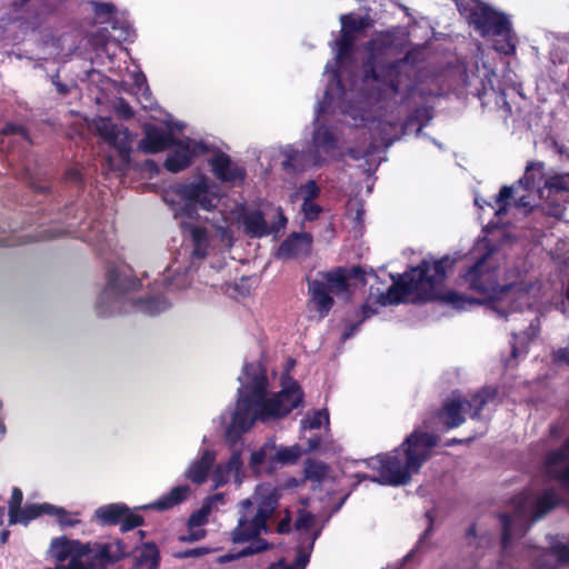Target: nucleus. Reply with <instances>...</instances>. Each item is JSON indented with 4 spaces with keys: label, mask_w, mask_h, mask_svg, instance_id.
Here are the masks:
<instances>
[{
    "label": "nucleus",
    "mask_w": 569,
    "mask_h": 569,
    "mask_svg": "<svg viewBox=\"0 0 569 569\" xmlns=\"http://www.w3.org/2000/svg\"><path fill=\"white\" fill-rule=\"evenodd\" d=\"M238 381L236 406L221 416L230 439L248 431L256 421L264 422L287 416L302 400L299 386L287 377L282 378L281 390L273 391L260 362L244 365Z\"/></svg>",
    "instance_id": "obj_1"
},
{
    "label": "nucleus",
    "mask_w": 569,
    "mask_h": 569,
    "mask_svg": "<svg viewBox=\"0 0 569 569\" xmlns=\"http://www.w3.org/2000/svg\"><path fill=\"white\" fill-rule=\"evenodd\" d=\"M453 262L449 257L433 262L423 261L420 266L406 272L398 281H395L393 286L380 296V303L386 306L441 299L457 309H467L469 306L477 303V300L452 291L442 293L440 284Z\"/></svg>",
    "instance_id": "obj_2"
},
{
    "label": "nucleus",
    "mask_w": 569,
    "mask_h": 569,
    "mask_svg": "<svg viewBox=\"0 0 569 569\" xmlns=\"http://www.w3.org/2000/svg\"><path fill=\"white\" fill-rule=\"evenodd\" d=\"M163 199L172 208L181 227L189 230L194 246L193 256L203 259L211 246V238L204 228L192 224L191 220L197 216L196 206L207 211L218 206L220 197L217 187L199 176L191 182L169 187Z\"/></svg>",
    "instance_id": "obj_3"
},
{
    "label": "nucleus",
    "mask_w": 569,
    "mask_h": 569,
    "mask_svg": "<svg viewBox=\"0 0 569 569\" xmlns=\"http://www.w3.org/2000/svg\"><path fill=\"white\" fill-rule=\"evenodd\" d=\"M437 443L438 437L417 430L407 438L402 449L396 450L391 455L373 457L368 463L379 472L380 482L393 486L403 485L429 459L430 451Z\"/></svg>",
    "instance_id": "obj_4"
},
{
    "label": "nucleus",
    "mask_w": 569,
    "mask_h": 569,
    "mask_svg": "<svg viewBox=\"0 0 569 569\" xmlns=\"http://www.w3.org/2000/svg\"><path fill=\"white\" fill-rule=\"evenodd\" d=\"M543 166L541 163H531L527 167L523 178L515 187H503L496 202L499 208L496 214H501L506 208L507 201L518 194L517 206L522 208L532 207L537 199L549 200L551 196L562 192H569V173L553 176L545 180L543 187Z\"/></svg>",
    "instance_id": "obj_5"
},
{
    "label": "nucleus",
    "mask_w": 569,
    "mask_h": 569,
    "mask_svg": "<svg viewBox=\"0 0 569 569\" xmlns=\"http://www.w3.org/2000/svg\"><path fill=\"white\" fill-rule=\"evenodd\" d=\"M558 503V497L552 490L533 497L525 491L511 501L512 515L501 516L502 545L506 547L513 538L521 537L529 526L543 517Z\"/></svg>",
    "instance_id": "obj_6"
},
{
    "label": "nucleus",
    "mask_w": 569,
    "mask_h": 569,
    "mask_svg": "<svg viewBox=\"0 0 569 569\" xmlns=\"http://www.w3.org/2000/svg\"><path fill=\"white\" fill-rule=\"evenodd\" d=\"M277 505V496L269 485H260L254 493L240 503V517L232 532L233 541L241 542L258 537L267 530L266 521Z\"/></svg>",
    "instance_id": "obj_7"
},
{
    "label": "nucleus",
    "mask_w": 569,
    "mask_h": 569,
    "mask_svg": "<svg viewBox=\"0 0 569 569\" xmlns=\"http://www.w3.org/2000/svg\"><path fill=\"white\" fill-rule=\"evenodd\" d=\"M172 147L171 153L167 157L164 167L170 172H179L186 169L192 160L202 154L206 150L201 142L189 138L171 140L162 131L154 128L146 129V137L141 140L139 147L148 153H156Z\"/></svg>",
    "instance_id": "obj_8"
},
{
    "label": "nucleus",
    "mask_w": 569,
    "mask_h": 569,
    "mask_svg": "<svg viewBox=\"0 0 569 569\" xmlns=\"http://www.w3.org/2000/svg\"><path fill=\"white\" fill-rule=\"evenodd\" d=\"M469 19L483 37H499L495 49L509 54L515 51L508 19L479 1H470Z\"/></svg>",
    "instance_id": "obj_9"
},
{
    "label": "nucleus",
    "mask_w": 569,
    "mask_h": 569,
    "mask_svg": "<svg viewBox=\"0 0 569 569\" xmlns=\"http://www.w3.org/2000/svg\"><path fill=\"white\" fill-rule=\"evenodd\" d=\"M223 220L224 224L214 223L217 237L223 247L232 244L231 227L233 226L238 228L242 226L244 232L251 237H262L268 233L267 223L258 211H246L237 206Z\"/></svg>",
    "instance_id": "obj_10"
},
{
    "label": "nucleus",
    "mask_w": 569,
    "mask_h": 569,
    "mask_svg": "<svg viewBox=\"0 0 569 569\" xmlns=\"http://www.w3.org/2000/svg\"><path fill=\"white\" fill-rule=\"evenodd\" d=\"M538 292L539 288L535 286L526 290L515 286L493 289L489 293L490 309L498 316L505 317L506 308L512 307L515 303L531 306V300L538 297Z\"/></svg>",
    "instance_id": "obj_11"
},
{
    "label": "nucleus",
    "mask_w": 569,
    "mask_h": 569,
    "mask_svg": "<svg viewBox=\"0 0 569 569\" xmlns=\"http://www.w3.org/2000/svg\"><path fill=\"white\" fill-rule=\"evenodd\" d=\"M91 127L101 137V139L113 147L126 160L131 149V134L123 128L118 127L108 118H97L92 121Z\"/></svg>",
    "instance_id": "obj_12"
},
{
    "label": "nucleus",
    "mask_w": 569,
    "mask_h": 569,
    "mask_svg": "<svg viewBox=\"0 0 569 569\" xmlns=\"http://www.w3.org/2000/svg\"><path fill=\"white\" fill-rule=\"evenodd\" d=\"M94 517L102 525L120 523L123 531L131 530L142 522V518L131 512L124 505L110 503L98 508Z\"/></svg>",
    "instance_id": "obj_13"
},
{
    "label": "nucleus",
    "mask_w": 569,
    "mask_h": 569,
    "mask_svg": "<svg viewBox=\"0 0 569 569\" xmlns=\"http://www.w3.org/2000/svg\"><path fill=\"white\" fill-rule=\"evenodd\" d=\"M343 113L349 114L353 120L352 124L356 127H372L376 122L378 124L373 127L378 129L381 120L380 108L373 102V98L370 96L365 101H359L358 104L341 106Z\"/></svg>",
    "instance_id": "obj_14"
},
{
    "label": "nucleus",
    "mask_w": 569,
    "mask_h": 569,
    "mask_svg": "<svg viewBox=\"0 0 569 569\" xmlns=\"http://www.w3.org/2000/svg\"><path fill=\"white\" fill-rule=\"evenodd\" d=\"M221 500V496L217 495L203 502L201 508L194 511L188 520V532L180 537L181 541L194 542L206 536V530L202 528L212 512V506L216 501Z\"/></svg>",
    "instance_id": "obj_15"
},
{
    "label": "nucleus",
    "mask_w": 569,
    "mask_h": 569,
    "mask_svg": "<svg viewBox=\"0 0 569 569\" xmlns=\"http://www.w3.org/2000/svg\"><path fill=\"white\" fill-rule=\"evenodd\" d=\"M41 513H49V515L56 516L62 526H74L78 522V520L71 518V516L63 509L57 508L49 503H42V505H28L24 508H22L21 517L23 518V520L14 521V525L16 523L27 525L30 520L37 518Z\"/></svg>",
    "instance_id": "obj_16"
},
{
    "label": "nucleus",
    "mask_w": 569,
    "mask_h": 569,
    "mask_svg": "<svg viewBox=\"0 0 569 569\" xmlns=\"http://www.w3.org/2000/svg\"><path fill=\"white\" fill-rule=\"evenodd\" d=\"M535 557L537 569H553L569 563V545L556 543L549 550H538Z\"/></svg>",
    "instance_id": "obj_17"
},
{
    "label": "nucleus",
    "mask_w": 569,
    "mask_h": 569,
    "mask_svg": "<svg viewBox=\"0 0 569 569\" xmlns=\"http://www.w3.org/2000/svg\"><path fill=\"white\" fill-rule=\"evenodd\" d=\"M490 241H491V239L490 240L482 239V240L478 241V243L475 248V252H473L475 259H477V262L467 274V279L470 283V287L481 290V291H487V290L485 289L482 282L479 280V278L483 274L485 268L489 263V260L491 259L492 251L489 250L486 254H483L481 257H479L478 254H480L483 250H488Z\"/></svg>",
    "instance_id": "obj_18"
},
{
    "label": "nucleus",
    "mask_w": 569,
    "mask_h": 569,
    "mask_svg": "<svg viewBox=\"0 0 569 569\" xmlns=\"http://www.w3.org/2000/svg\"><path fill=\"white\" fill-rule=\"evenodd\" d=\"M213 173L222 181L236 182L243 179V170L234 164L227 154L219 153L211 159Z\"/></svg>",
    "instance_id": "obj_19"
},
{
    "label": "nucleus",
    "mask_w": 569,
    "mask_h": 569,
    "mask_svg": "<svg viewBox=\"0 0 569 569\" xmlns=\"http://www.w3.org/2000/svg\"><path fill=\"white\" fill-rule=\"evenodd\" d=\"M569 458V439L561 450L551 452L547 458V472L560 479L567 487H569V466L565 468Z\"/></svg>",
    "instance_id": "obj_20"
},
{
    "label": "nucleus",
    "mask_w": 569,
    "mask_h": 569,
    "mask_svg": "<svg viewBox=\"0 0 569 569\" xmlns=\"http://www.w3.org/2000/svg\"><path fill=\"white\" fill-rule=\"evenodd\" d=\"M313 146L317 152L315 163H318L319 161L326 160L336 150L337 137L329 128L319 126L313 133Z\"/></svg>",
    "instance_id": "obj_21"
},
{
    "label": "nucleus",
    "mask_w": 569,
    "mask_h": 569,
    "mask_svg": "<svg viewBox=\"0 0 569 569\" xmlns=\"http://www.w3.org/2000/svg\"><path fill=\"white\" fill-rule=\"evenodd\" d=\"M216 486L227 483L231 478L237 485L242 482V461L239 452H233L226 466L218 467L213 472Z\"/></svg>",
    "instance_id": "obj_22"
},
{
    "label": "nucleus",
    "mask_w": 569,
    "mask_h": 569,
    "mask_svg": "<svg viewBox=\"0 0 569 569\" xmlns=\"http://www.w3.org/2000/svg\"><path fill=\"white\" fill-rule=\"evenodd\" d=\"M311 237L308 233L293 234L279 248L278 254L281 258H293L307 254L310 251Z\"/></svg>",
    "instance_id": "obj_23"
},
{
    "label": "nucleus",
    "mask_w": 569,
    "mask_h": 569,
    "mask_svg": "<svg viewBox=\"0 0 569 569\" xmlns=\"http://www.w3.org/2000/svg\"><path fill=\"white\" fill-rule=\"evenodd\" d=\"M465 411L463 399L460 397H452L445 405L441 413L439 415V419L445 427L455 428L465 421L462 416Z\"/></svg>",
    "instance_id": "obj_24"
},
{
    "label": "nucleus",
    "mask_w": 569,
    "mask_h": 569,
    "mask_svg": "<svg viewBox=\"0 0 569 569\" xmlns=\"http://www.w3.org/2000/svg\"><path fill=\"white\" fill-rule=\"evenodd\" d=\"M341 21V39L337 42V59H342L345 53L348 51V48L351 43L350 33L355 30H359L362 28V21L356 19L351 14H345L340 18Z\"/></svg>",
    "instance_id": "obj_25"
},
{
    "label": "nucleus",
    "mask_w": 569,
    "mask_h": 569,
    "mask_svg": "<svg viewBox=\"0 0 569 569\" xmlns=\"http://www.w3.org/2000/svg\"><path fill=\"white\" fill-rule=\"evenodd\" d=\"M311 301L317 307L321 317L326 316L332 307V295L325 286L323 281L313 280L309 283Z\"/></svg>",
    "instance_id": "obj_26"
},
{
    "label": "nucleus",
    "mask_w": 569,
    "mask_h": 569,
    "mask_svg": "<svg viewBox=\"0 0 569 569\" xmlns=\"http://www.w3.org/2000/svg\"><path fill=\"white\" fill-rule=\"evenodd\" d=\"M272 443H264L261 448L253 450L250 456L249 467L254 473L271 471L273 467Z\"/></svg>",
    "instance_id": "obj_27"
},
{
    "label": "nucleus",
    "mask_w": 569,
    "mask_h": 569,
    "mask_svg": "<svg viewBox=\"0 0 569 569\" xmlns=\"http://www.w3.org/2000/svg\"><path fill=\"white\" fill-rule=\"evenodd\" d=\"M214 456L206 451L201 459L194 461L187 471V478L192 482L201 483L207 479L209 468L213 463Z\"/></svg>",
    "instance_id": "obj_28"
},
{
    "label": "nucleus",
    "mask_w": 569,
    "mask_h": 569,
    "mask_svg": "<svg viewBox=\"0 0 569 569\" xmlns=\"http://www.w3.org/2000/svg\"><path fill=\"white\" fill-rule=\"evenodd\" d=\"M325 279L323 283L332 296L348 298L349 283L343 271L338 270L327 273Z\"/></svg>",
    "instance_id": "obj_29"
},
{
    "label": "nucleus",
    "mask_w": 569,
    "mask_h": 569,
    "mask_svg": "<svg viewBox=\"0 0 569 569\" xmlns=\"http://www.w3.org/2000/svg\"><path fill=\"white\" fill-rule=\"evenodd\" d=\"M272 457H273V467L276 468L278 465H287L295 462L300 457V448L297 446L292 447H276L272 443Z\"/></svg>",
    "instance_id": "obj_30"
},
{
    "label": "nucleus",
    "mask_w": 569,
    "mask_h": 569,
    "mask_svg": "<svg viewBox=\"0 0 569 569\" xmlns=\"http://www.w3.org/2000/svg\"><path fill=\"white\" fill-rule=\"evenodd\" d=\"M295 526L298 531L306 533L307 538L310 539L311 542H313L319 533V529L316 527L315 517L307 511L299 512Z\"/></svg>",
    "instance_id": "obj_31"
},
{
    "label": "nucleus",
    "mask_w": 569,
    "mask_h": 569,
    "mask_svg": "<svg viewBox=\"0 0 569 569\" xmlns=\"http://www.w3.org/2000/svg\"><path fill=\"white\" fill-rule=\"evenodd\" d=\"M189 492L188 486H178L173 488L164 498L158 500L154 507L158 509H168L186 499Z\"/></svg>",
    "instance_id": "obj_32"
},
{
    "label": "nucleus",
    "mask_w": 569,
    "mask_h": 569,
    "mask_svg": "<svg viewBox=\"0 0 569 569\" xmlns=\"http://www.w3.org/2000/svg\"><path fill=\"white\" fill-rule=\"evenodd\" d=\"M539 328L530 323L529 328L523 332L513 333L512 356L517 357L518 353L525 351L528 341L538 335Z\"/></svg>",
    "instance_id": "obj_33"
},
{
    "label": "nucleus",
    "mask_w": 569,
    "mask_h": 569,
    "mask_svg": "<svg viewBox=\"0 0 569 569\" xmlns=\"http://www.w3.org/2000/svg\"><path fill=\"white\" fill-rule=\"evenodd\" d=\"M306 478L315 482H322L330 479V469L327 465L318 461H311L305 469Z\"/></svg>",
    "instance_id": "obj_34"
},
{
    "label": "nucleus",
    "mask_w": 569,
    "mask_h": 569,
    "mask_svg": "<svg viewBox=\"0 0 569 569\" xmlns=\"http://www.w3.org/2000/svg\"><path fill=\"white\" fill-rule=\"evenodd\" d=\"M137 552L140 563L147 565L149 569H154L158 566V550L154 545L146 543Z\"/></svg>",
    "instance_id": "obj_35"
},
{
    "label": "nucleus",
    "mask_w": 569,
    "mask_h": 569,
    "mask_svg": "<svg viewBox=\"0 0 569 569\" xmlns=\"http://www.w3.org/2000/svg\"><path fill=\"white\" fill-rule=\"evenodd\" d=\"M495 395L496 391L493 389H483L482 391L472 396L470 401L463 400L465 408L468 406L470 409H473V416H477L483 406L495 397Z\"/></svg>",
    "instance_id": "obj_36"
},
{
    "label": "nucleus",
    "mask_w": 569,
    "mask_h": 569,
    "mask_svg": "<svg viewBox=\"0 0 569 569\" xmlns=\"http://www.w3.org/2000/svg\"><path fill=\"white\" fill-rule=\"evenodd\" d=\"M21 502H22V491L18 488L12 490L11 500L9 503V523L14 525V521H21L23 518L21 517Z\"/></svg>",
    "instance_id": "obj_37"
},
{
    "label": "nucleus",
    "mask_w": 569,
    "mask_h": 569,
    "mask_svg": "<svg viewBox=\"0 0 569 569\" xmlns=\"http://www.w3.org/2000/svg\"><path fill=\"white\" fill-rule=\"evenodd\" d=\"M302 429H318L322 425H329V413L327 410L322 409L313 412V415L307 417L301 422Z\"/></svg>",
    "instance_id": "obj_38"
},
{
    "label": "nucleus",
    "mask_w": 569,
    "mask_h": 569,
    "mask_svg": "<svg viewBox=\"0 0 569 569\" xmlns=\"http://www.w3.org/2000/svg\"><path fill=\"white\" fill-rule=\"evenodd\" d=\"M319 193V188L316 186L315 181H308L306 184L301 186L296 193L291 196V200L301 199L305 201H312Z\"/></svg>",
    "instance_id": "obj_39"
},
{
    "label": "nucleus",
    "mask_w": 569,
    "mask_h": 569,
    "mask_svg": "<svg viewBox=\"0 0 569 569\" xmlns=\"http://www.w3.org/2000/svg\"><path fill=\"white\" fill-rule=\"evenodd\" d=\"M309 561V555L306 552H299L295 562V566H289L284 561L280 560L279 562L272 565L268 569H305Z\"/></svg>",
    "instance_id": "obj_40"
},
{
    "label": "nucleus",
    "mask_w": 569,
    "mask_h": 569,
    "mask_svg": "<svg viewBox=\"0 0 569 569\" xmlns=\"http://www.w3.org/2000/svg\"><path fill=\"white\" fill-rule=\"evenodd\" d=\"M345 93L341 90L340 82L335 79L328 87L326 91V103L331 106L336 100H340Z\"/></svg>",
    "instance_id": "obj_41"
},
{
    "label": "nucleus",
    "mask_w": 569,
    "mask_h": 569,
    "mask_svg": "<svg viewBox=\"0 0 569 569\" xmlns=\"http://www.w3.org/2000/svg\"><path fill=\"white\" fill-rule=\"evenodd\" d=\"M302 212L306 219L313 220L318 217L320 208L312 201H305L302 202Z\"/></svg>",
    "instance_id": "obj_42"
},
{
    "label": "nucleus",
    "mask_w": 569,
    "mask_h": 569,
    "mask_svg": "<svg viewBox=\"0 0 569 569\" xmlns=\"http://www.w3.org/2000/svg\"><path fill=\"white\" fill-rule=\"evenodd\" d=\"M267 548V545L262 540L254 541L251 546L241 551L242 556L252 555L260 552Z\"/></svg>",
    "instance_id": "obj_43"
},
{
    "label": "nucleus",
    "mask_w": 569,
    "mask_h": 569,
    "mask_svg": "<svg viewBox=\"0 0 569 569\" xmlns=\"http://www.w3.org/2000/svg\"><path fill=\"white\" fill-rule=\"evenodd\" d=\"M113 6L110 3H94V11L98 18H101L103 14H111Z\"/></svg>",
    "instance_id": "obj_44"
},
{
    "label": "nucleus",
    "mask_w": 569,
    "mask_h": 569,
    "mask_svg": "<svg viewBox=\"0 0 569 569\" xmlns=\"http://www.w3.org/2000/svg\"><path fill=\"white\" fill-rule=\"evenodd\" d=\"M116 111L123 118H130L132 116L131 108L122 100H120L116 107Z\"/></svg>",
    "instance_id": "obj_45"
},
{
    "label": "nucleus",
    "mask_w": 569,
    "mask_h": 569,
    "mask_svg": "<svg viewBox=\"0 0 569 569\" xmlns=\"http://www.w3.org/2000/svg\"><path fill=\"white\" fill-rule=\"evenodd\" d=\"M558 256L561 257V252H563V263L569 266V241H562L558 247Z\"/></svg>",
    "instance_id": "obj_46"
},
{
    "label": "nucleus",
    "mask_w": 569,
    "mask_h": 569,
    "mask_svg": "<svg viewBox=\"0 0 569 569\" xmlns=\"http://www.w3.org/2000/svg\"><path fill=\"white\" fill-rule=\"evenodd\" d=\"M133 82H134V86L137 87V89L142 90L143 94H147L148 89L144 88L146 78L142 73H140V72L134 73Z\"/></svg>",
    "instance_id": "obj_47"
},
{
    "label": "nucleus",
    "mask_w": 569,
    "mask_h": 569,
    "mask_svg": "<svg viewBox=\"0 0 569 569\" xmlns=\"http://www.w3.org/2000/svg\"><path fill=\"white\" fill-rule=\"evenodd\" d=\"M21 131L22 130L19 127L13 126V124H6L1 129V133H3V134H11V133L21 132Z\"/></svg>",
    "instance_id": "obj_48"
},
{
    "label": "nucleus",
    "mask_w": 569,
    "mask_h": 569,
    "mask_svg": "<svg viewBox=\"0 0 569 569\" xmlns=\"http://www.w3.org/2000/svg\"><path fill=\"white\" fill-rule=\"evenodd\" d=\"M206 552H207L206 549L197 548V549H193V550H190V551L183 553L181 557H198V556L204 555Z\"/></svg>",
    "instance_id": "obj_49"
},
{
    "label": "nucleus",
    "mask_w": 569,
    "mask_h": 569,
    "mask_svg": "<svg viewBox=\"0 0 569 569\" xmlns=\"http://www.w3.org/2000/svg\"><path fill=\"white\" fill-rule=\"evenodd\" d=\"M116 293H117V286L113 281H110L104 295L109 297V296H113Z\"/></svg>",
    "instance_id": "obj_50"
},
{
    "label": "nucleus",
    "mask_w": 569,
    "mask_h": 569,
    "mask_svg": "<svg viewBox=\"0 0 569 569\" xmlns=\"http://www.w3.org/2000/svg\"><path fill=\"white\" fill-rule=\"evenodd\" d=\"M477 538V530H476V527H471L468 532H467V539L469 540L470 543H472V541H475Z\"/></svg>",
    "instance_id": "obj_51"
},
{
    "label": "nucleus",
    "mask_w": 569,
    "mask_h": 569,
    "mask_svg": "<svg viewBox=\"0 0 569 569\" xmlns=\"http://www.w3.org/2000/svg\"><path fill=\"white\" fill-rule=\"evenodd\" d=\"M167 307V302L162 301L160 302L159 306H156V307H152V306H148V309L151 311V312H159L163 309H166Z\"/></svg>",
    "instance_id": "obj_52"
},
{
    "label": "nucleus",
    "mask_w": 569,
    "mask_h": 569,
    "mask_svg": "<svg viewBox=\"0 0 569 569\" xmlns=\"http://www.w3.org/2000/svg\"><path fill=\"white\" fill-rule=\"evenodd\" d=\"M300 162L299 160V153L298 152H295V154H291L289 156V159L288 161L286 162V164H292L295 166L296 163Z\"/></svg>",
    "instance_id": "obj_53"
},
{
    "label": "nucleus",
    "mask_w": 569,
    "mask_h": 569,
    "mask_svg": "<svg viewBox=\"0 0 569 569\" xmlns=\"http://www.w3.org/2000/svg\"><path fill=\"white\" fill-rule=\"evenodd\" d=\"M288 527H289V521L288 520H282L279 526H278V531L279 532H284L288 530Z\"/></svg>",
    "instance_id": "obj_54"
},
{
    "label": "nucleus",
    "mask_w": 569,
    "mask_h": 569,
    "mask_svg": "<svg viewBox=\"0 0 569 569\" xmlns=\"http://www.w3.org/2000/svg\"><path fill=\"white\" fill-rule=\"evenodd\" d=\"M549 212L552 216L562 217V209L560 207H557V208H553V209L550 208Z\"/></svg>",
    "instance_id": "obj_55"
},
{
    "label": "nucleus",
    "mask_w": 569,
    "mask_h": 569,
    "mask_svg": "<svg viewBox=\"0 0 569 569\" xmlns=\"http://www.w3.org/2000/svg\"><path fill=\"white\" fill-rule=\"evenodd\" d=\"M365 81H366L367 83L378 82V80H377V78H376V76H375V74H372V76H370V77H367V78L365 79Z\"/></svg>",
    "instance_id": "obj_56"
},
{
    "label": "nucleus",
    "mask_w": 569,
    "mask_h": 569,
    "mask_svg": "<svg viewBox=\"0 0 569 569\" xmlns=\"http://www.w3.org/2000/svg\"><path fill=\"white\" fill-rule=\"evenodd\" d=\"M4 433H6V426H4V425H3V422L0 420V437H2Z\"/></svg>",
    "instance_id": "obj_57"
},
{
    "label": "nucleus",
    "mask_w": 569,
    "mask_h": 569,
    "mask_svg": "<svg viewBox=\"0 0 569 569\" xmlns=\"http://www.w3.org/2000/svg\"><path fill=\"white\" fill-rule=\"evenodd\" d=\"M475 201H476V204H477V206H479L480 208H482V204L480 203L479 198H476V199H475Z\"/></svg>",
    "instance_id": "obj_58"
},
{
    "label": "nucleus",
    "mask_w": 569,
    "mask_h": 569,
    "mask_svg": "<svg viewBox=\"0 0 569 569\" xmlns=\"http://www.w3.org/2000/svg\"><path fill=\"white\" fill-rule=\"evenodd\" d=\"M363 311H365L366 317H368L369 316V311H368V307L367 306H365Z\"/></svg>",
    "instance_id": "obj_59"
},
{
    "label": "nucleus",
    "mask_w": 569,
    "mask_h": 569,
    "mask_svg": "<svg viewBox=\"0 0 569 569\" xmlns=\"http://www.w3.org/2000/svg\"><path fill=\"white\" fill-rule=\"evenodd\" d=\"M7 536H8V533H7V532H4V533H2V535H1V539H2V541H6Z\"/></svg>",
    "instance_id": "obj_60"
},
{
    "label": "nucleus",
    "mask_w": 569,
    "mask_h": 569,
    "mask_svg": "<svg viewBox=\"0 0 569 569\" xmlns=\"http://www.w3.org/2000/svg\"><path fill=\"white\" fill-rule=\"evenodd\" d=\"M391 89L396 91L397 87L393 83H391Z\"/></svg>",
    "instance_id": "obj_61"
},
{
    "label": "nucleus",
    "mask_w": 569,
    "mask_h": 569,
    "mask_svg": "<svg viewBox=\"0 0 569 569\" xmlns=\"http://www.w3.org/2000/svg\"><path fill=\"white\" fill-rule=\"evenodd\" d=\"M567 298L569 299V290L567 291Z\"/></svg>",
    "instance_id": "obj_62"
}]
</instances>
